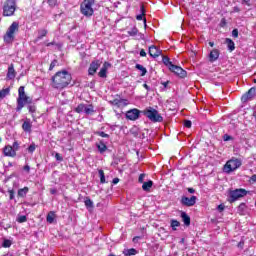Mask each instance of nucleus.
Listing matches in <instances>:
<instances>
[{
  "label": "nucleus",
  "mask_w": 256,
  "mask_h": 256,
  "mask_svg": "<svg viewBox=\"0 0 256 256\" xmlns=\"http://www.w3.org/2000/svg\"><path fill=\"white\" fill-rule=\"evenodd\" d=\"M73 77L67 70L59 71L52 77V87L54 89H65L71 84Z\"/></svg>",
  "instance_id": "obj_1"
},
{
  "label": "nucleus",
  "mask_w": 256,
  "mask_h": 256,
  "mask_svg": "<svg viewBox=\"0 0 256 256\" xmlns=\"http://www.w3.org/2000/svg\"><path fill=\"white\" fill-rule=\"evenodd\" d=\"M25 103H31V98L25 95V86H20L18 89L17 107L16 111L19 112L25 107Z\"/></svg>",
  "instance_id": "obj_2"
},
{
  "label": "nucleus",
  "mask_w": 256,
  "mask_h": 256,
  "mask_svg": "<svg viewBox=\"0 0 256 256\" xmlns=\"http://www.w3.org/2000/svg\"><path fill=\"white\" fill-rule=\"evenodd\" d=\"M142 113L149 121H152V123H162L163 121V116L153 107L146 108Z\"/></svg>",
  "instance_id": "obj_3"
},
{
  "label": "nucleus",
  "mask_w": 256,
  "mask_h": 256,
  "mask_svg": "<svg viewBox=\"0 0 256 256\" xmlns=\"http://www.w3.org/2000/svg\"><path fill=\"white\" fill-rule=\"evenodd\" d=\"M17 31H19V22H13L9 26L6 34L3 36L4 43L8 45L13 43V41H15V33H17Z\"/></svg>",
  "instance_id": "obj_4"
},
{
  "label": "nucleus",
  "mask_w": 256,
  "mask_h": 256,
  "mask_svg": "<svg viewBox=\"0 0 256 256\" xmlns=\"http://www.w3.org/2000/svg\"><path fill=\"white\" fill-rule=\"evenodd\" d=\"M17 11V0H6L3 6V16L13 17Z\"/></svg>",
  "instance_id": "obj_5"
},
{
  "label": "nucleus",
  "mask_w": 256,
  "mask_h": 256,
  "mask_svg": "<svg viewBox=\"0 0 256 256\" xmlns=\"http://www.w3.org/2000/svg\"><path fill=\"white\" fill-rule=\"evenodd\" d=\"M93 5H95V0H84L80 5V13H82L84 17H92L93 13H95Z\"/></svg>",
  "instance_id": "obj_6"
},
{
  "label": "nucleus",
  "mask_w": 256,
  "mask_h": 256,
  "mask_svg": "<svg viewBox=\"0 0 256 256\" xmlns=\"http://www.w3.org/2000/svg\"><path fill=\"white\" fill-rule=\"evenodd\" d=\"M245 195H247V190L243 188L230 190L228 194V202L235 203V201H238L241 197H245Z\"/></svg>",
  "instance_id": "obj_7"
},
{
  "label": "nucleus",
  "mask_w": 256,
  "mask_h": 256,
  "mask_svg": "<svg viewBox=\"0 0 256 256\" xmlns=\"http://www.w3.org/2000/svg\"><path fill=\"white\" fill-rule=\"evenodd\" d=\"M241 165H242L241 160L237 158L231 159L227 161L226 164L224 165V173H232V171L239 169Z\"/></svg>",
  "instance_id": "obj_8"
},
{
  "label": "nucleus",
  "mask_w": 256,
  "mask_h": 256,
  "mask_svg": "<svg viewBox=\"0 0 256 256\" xmlns=\"http://www.w3.org/2000/svg\"><path fill=\"white\" fill-rule=\"evenodd\" d=\"M75 112L76 113H85V115H93V113L95 112V107L93 106V104H79L76 108H75Z\"/></svg>",
  "instance_id": "obj_9"
},
{
  "label": "nucleus",
  "mask_w": 256,
  "mask_h": 256,
  "mask_svg": "<svg viewBox=\"0 0 256 256\" xmlns=\"http://www.w3.org/2000/svg\"><path fill=\"white\" fill-rule=\"evenodd\" d=\"M141 113H143V111H141L137 108L128 110L126 112V119H129V121H137V119H139V117H141Z\"/></svg>",
  "instance_id": "obj_10"
},
{
  "label": "nucleus",
  "mask_w": 256,
  "mask_h": 256,
  "mask_svg": "<svg viewBox=\"0 0 256 256\" xmlns=\"http://www.w3.org/2000/svg\"><path fill=\"white\" fill-rule=\"evenodd\" d=\"M180 203L183 205V207H193V205L197 203V196H191L190 198L187 196H182Z\"/></svg>",
  "instance_id": "obj_11"
},
{
  "label": "nucleus",
  "mask_w": 256,
  "mask_h": 256,
  "mask_svg": "<svg viewBox=\"0 0 256 256\" xmlns=\"http://www.w3.org/2000/svg\"><path fill=\"white\" fill-rule=\"evenodd\" d=\"M99 67H101V60H99V59L93 60L90 63V66L88 68V75H90V76L95 75V73H97V70L99 69Z\"/></svg>",
  "instance_id": "obj_12"
},
{
  "label": "nucleus",
  "mask_w": 256,
  "mask_h": 256,
  "mask_svg": "<svg viewBox=\"0 0 256 256\" xmlns=\"http://www.w3.org/2000/svg\"><path fill=\"white\" fill-rule=\"evenodd\" d=\"M170 71L172 73H175V75L180 77V79H185V77H187V71L183 70L181 66H177L174 64V66L172 67V69H170Z\"/></svg>",
  "instance_id": "obj_13"
},
{
  "label": "nucleus",
  "mask_w": 256,
  "mask_h": 256,
  "mask_svg": "<svg viewBox=\"0 0 256 256\" xmlns=\"http://www.w3.org/2000/svg\"><path fill=\"white\" fill-rule=\"evenodd\" d=\"M33 129V122H31V119L26 118L22 124V130L24 133H32Z\"/></svg>",
  "instance_id": "obj_14"
},
{
  "label": "nucleus",
  "mask_w": 256,
  "mask_h": 256,
  "mask_svg": "<svg viewBox=\"0 0 256 256\" xmlns=\"http://www.w3.org/2000/svg\"><path fill=\"white\" fill-rule=\"evenodd\" d=\"M256 95V89L254 87L250 88L249 91H247L243 96H242V101L246 103V101H249V99H253Z\"/></svg>",
  "instance_id": "obj_15"
},
{
  "label": "nucleus",
  "mask_w": 256,
  "mask_h": 256,
  "mask_svg": "<svg viewBox=\"0 0 256 256\" xmlns=\"http://www.w3.org/2000/svg\"><path fill=\"white\" fill-rule=\"evenodd\" d=\"M149 55L150 57H153V59H157V57H159V55H161V50L155 46V45H152L149 47Z\"/></svg>",
  "instance_id": "obj_16"
},
{
  "label": "nucleus",
  "mask_w": 256,
  "mask_h": 256,
  "mask_svg": "<svg viewBox=\"0 0 256 256\" xmlns=\"http://www.w3.org/2000/svg\"><path fill=\"white\" fill-rule=\"evenodd\" d=\"M3 154L5 157H16L17 152H15V150H13V146L8 145V146L4 147Z\"/></svg>",
  "instance_id": "obj_17"
},
{
  "label": "nucleus",
  "mask_w": 256,
  "mask_h": 256,
  "mask_svg": "<svg viewBox=\"0 0 256 256\" xmlns=\"http://www.w3.org/2000/svg\"><path fill=\"white\" fill-rule=\"evenodd\" d=\"M219 49H213L210 53H209V61L210 63H215V61H217V59H219Z\"/></svg>",
  "instance_id": "obj_18"
},
{
  "label": "nucleus",
  "mask_w": 256,
  "mask_h": 256,
  "mask_svg": "<svg viewBox=\"0 0 256 256\" xmlns=\"http://www.w3.org/2000/svg\"><path fill=\"white\" fill-rule=\"evenodd\" d=\"M16 75L17 72H15V67L13 66V64H10L8 67L7 79H15Z\"/></svg>",
  "instance_id": "obj_19"
},
{
  "label": "nucleus",
  "mask_w": 256,
  "mask_h": 256,
  "mask_svg": "<svg viewBox=\"0 0 256 256\" xmlns=\"http://www.w3.org/2000/svg\"><path fill=\"white\" fill-rule=\"evenodd\" d=\"M96 147L101 155H103V153L107 151V145L105 144V142H103V140H101L99 143H96Z\"/></svg>",
  "instance_id": "obj_20"
},
{
  "label": "nucleus",
  "mask_w": 256,
  "mask_h": 256,
  "mask_svg": "<svg viewBox=\"0 0 256 256\" xmlns=\"http://www.w3.org/2000/svg\"><path fill=\"white\" fill-rule=\"evenodd\" d=\"M162 63H164V65L168 67L169 71H171L172 67L175 65L173 64V62H171V59H169V57L167 56H163Z\"/></svg>",
  "instance_id": "obj_21"
},
{
  "label": "nucleus",
  "mask_w": 256,
  "mask_h": 256,
  "mask_svg": "<svg viewBox=\"0 0 256 256\" xmlns=\"http://www.w3.org/2000/svg\"><path fill=\"white\" fill-rule=\"evenodd\" d=\"M181 217H182V221H183L184 225L189 227L191 225V217H189V215H187V213H185V212L181 213Z\"/></svg>",
  "instance_id": "obj_22"
},
{
  "label": "nucleus",
  "mask_w": 256,
  "mask_h": 256,
  "mask_svg": "<svg viewBox=\"0 0 256 256\" xmlns=\"http://www.w3.org/2000/svg\"><path fill=\"white\" fill-rule=\"evenodd\" d=\"M137 253H139V251H137V249H135V248L123 250V255H125V256H133V255H137Z\"/></svg>",
  "instance_id": "obj_23"
},
{
  "label": "nucleus",
  "mask_w": 256,
  "mask_h": 256,
  "mask_svg": "<svg viewBox=\"0 0 256 256\" xmlns=\"http://www.w3.org/2000/svg\"><path fill=\"white\" fill-rule=\"evenodd\" d=\"M225 43L227 44V48L229 51H235V42L230 38H226Z\"/></svg>",
  "instance_id": "obj_24"
},
{
  "label": "nucleus",
  "mask_w": 256,
  "mask_h": 256,
  "mask_svg": "<svg viewBox=\"0 0 256 256\" xmlns=\"http://www.w3.org/2000/svg\"><path fill=\"white\" fill-rule=\"evenodd\" d=\"M27 193H29V187H24L18 190V197H27Z\"/></svg>",
  "instance_id": "obj_25"
},
{
  "label": "nucleus",
  "mask_w": 256,
  "mask_h": 256,
  "mask_svg": "<svg viewBox=\"0 0 256 256\" xmlns=\"http://www.w3.org/2000/svg\"><path fill=\"white\" fill-rule=\"evenodd\" d=\"M151 187H153V181H151V180L144 182L142 185L143 191H151Z\"/></svg>",
  "instance_id": "obj_26"
},
{
  "label": "nucleus",
  "mask_w": 256,
  "mask_h": 256,
  "mask_svg": "<svg viewBox=\"0 0 256 256\" xmlns=\"http://www.w3.org/2000/svg\"><path fill=\"white\" fill-rule=\"evenodd\" d=\"M136 69L141 72V77H145V75H147V68H145L143 65L136 64Z\"/></svg>",
  "instance_id": "obj_27"
},
{
  "label": "nucleus",
  "mask_w": 256,
  "mask_h": 256,
  "mask_svg": "<svg viewBox=\"0 0 256 256\" xmlns=\"http://www.w3.org/2000/svg\"><path fill=\"white\" fill-rule=\"evenodd\" d=\"M245 211H247V205L245 203H241L238 206V213H239V215H245Z\"/></svg>",
  "instance_id": "obj_28"
},
{
  "label": "nucleus",
  "mask_w": 256,
  "mask_h": 256,
  "mask_svg": "<svg viewBox=\"0 0 256 256\" xmlns=\"http://www.w3.org/2000/svg\"><path fill=\"white\" fill-rule=\"evenodd\" d=\"M47 36V30L45 29H41L38 31V36L36 38V41H41V39H43V37Z\"/></svg>",
  "instance_id": "obj_29"
},
{
  "label": "nucleus",
  "mask_w": 256,
  "mask_h": 256,
  "mask_svg": "<svg viewBox=\"0 0 256 256\" xmlns=\"http://www.w3.org/2000/svg\"><path fill=\"white\" fill-rule=\"evenodd\" d=\"M84 205L87 209H93V200H91L89 197H86Z\"/></svg>",
  "instance_id": "obj_30"
},
{
  "label": "nucleus",
  "mask_w": 256,
  "mask_h": 256,
  "mask_svg": "<svg viewBox=\"0 0 256 256\" xmlns=\"http://www.w3.org/2000/svg\"><path fill=\"white\" fill-rule=\"evenodd\" d=\"M10 91L11 90L9 88L0 90V100L5 99L7 95H9Z\"/></svg>",
  "instance_id": "obj_31"
},
{
  "label": "nucleus",
  "mask_w": 256,
  "mask_h": 256,
  "mask_svg": "<svg viewBox=\"0 0 256 256\" xmlns=\"http://www.w3.org/2000/svg\"><path fill=\"white\" fill-rule=\"evenodd\" d=\"M47 223H53L55 221V213L50 212L46 217Z\"/></svg>",
  "instance_id": "obj_32"
},
{
  "label": "nucleus",
  "mask_w": 256,
  "mask_h": 256,
  "mask_svg": "<svg viewBox=\"0 0 256 256\" xmlns=\"http://www.w3.org/2000/svg\"><path fill=\"white\" fill-rule=\"evenodd\" d=\"M17 223H27V216L26 215H19L16 219Z\"/></svg>",
  "instance_id": "obj_33"
},
{
  "label": "nucleus",
  "mask_w": 256,
  "mask_h": 256,
  "mask_svg": "<svg viewBox=\"0 0 256 256\" xmlns=\"http://www.w3.org/2000/svg\"><path fill=\"white\" fill-rule=\"evenodd\" d=\"M181 223L177 220H171V227L173 231H177V228L175 227H180Z\"/></svg>",
  "instance_id": "obj_34"
},
{
  "label": "nucleus",
  "mask_w": 256,
  "mask_h": 256,
  "mask_svg": "<svg viewBox=\"0 0 256 256\" xmlns=\"http://www.w3.org/2000/svg\"><path fill=\"white\" fill-rule=\"evenodd\" d=\"M95 135H98V137H103L104 139H109V134H107L103 131H96Z\"/></svg>",
  "instance_id": "obj_35"
},
{
  "label": "nucleus",
  "mask_w": 256,
  "mask_h": 256,
  "mask_svg": "<svg viewBox=\"0 0 256 256\" xmlns=\"http://www.w3.org/2000/svg\"><path fill=\"white\" fill-rule=\"evenodd\" d=\"M99 77H101L102 79H106L107 77V70H105V68H101L99 73H98Z\"/></svg>",
  "instance_id": "obj_36"
},
{
  "label": "nucleus",
  "mask_w": 256,
  "mask_h": 256,
  "mask_svg": "<svg viewBox=\"0 0 256 256\" xmlns=\"http://www.w3.org/2000/svg\"><path fill=\"white\" fill-rule=\"evenodd\" d=\"M11 245H12L11 240H9V239H4V241H3V243H2V247H4L5 249H7V248L11 247Z\"/></svg>",
  "instance_id": "obj_37"
},
{
  "label": "nucleus",
  "mask_w": 256,
  "mask_h": 256,
  "mask_svg": "<svg viewBox=\"0 0 256 256\" xmlns=\"http://www.w3.org/2000/svg\"><path fill=\"white\" fill-rule=\"evenodd\" d=\"M35 149H37V145H35V143L30 144L28 147V153H35Z\"/></svg>",
  "instance_id": "obj_38"
},
{
  "label": "nucleus",
  "mask_w": 256,
  "mask_h": 256,
  "mask_svg": "<svg viewBox=\"0 0 256 256\" xmlns=\"http://www.w3.org/2000/svg\"><path fill=\"white\" fill-rule=\"evenodd\" d=\"M98 173L100 175V182L105 183V172L103 170H99Z\"/></svg>",
  "instance_id": "obj_39"
},
{
  "label": "nucleus",
  "mask_w": 256,
  "mask_h": 256,
  "mask_svg": "<svg viewBox=\"0 0 256 256\" xmlns=\"http://www.w3.org/2000/svg\"><path fill=\"white\" fill-rule=\"evenodd\" d=\"M12 149L14 153H17V151H19V142L15 141L12 145Z\"/></svg>",
  "instance_id": "obj_40"
},
{
  "label": "nucleus",
  "mask_w": 256,
  "mask_h": 256,
  "mask_svg": "<svg viewBox=\"0 0 256 256\" xmlns=\"http://www.w3.org/2000/svg\"><path fill=\"white\" fill-rule=\"evenodd\" d=\"M57 63H58V61L56 59L53 60L50 64L49 71H53V69H55V67H57Z\"/></svg>",
  "instance_id": "obj_41"
},
{
  "label": "nucleus",
  "mask_w": 256,
  "mask_h": 256,
  "mask_svg": "<svg viewBox=\"0 0 256 256\" xmlns=\"http://www.w3.org/2000/svg\"><path fill=\"white\" fill-rule=\"evenodd\" d=\"M143 17H145V15L139 14L136 16V19H137V21H144V23H147V19L143 18Z\"/></svg>",
  "instance_id": "obj_42"
},
{
  "label": "nucleus",
  "mask_w": 256,
  "mask_h": 256,
  "mask_svg": "<svg viewBox=\"0 0 256 256\" xmlns=\"http://www.w3.org/2000/svg\"><path fill=\"white\" fill-rule=\"evenodd\" d=\"M8 193L10 201H13L15 199V190H8Z\"/></svg>",
  "instance_id": "obj_43"
},
{
  "label": "nucleus",
  "mask_w": 256,
  "mask_h": 256,
  "mask_svg": "<svg viewBox=\"0 0 256 256\" xmlns=\"http://www.w3.org/2000/svg\"><path fill=\"white\" fill-rule=\"evenodd\" d=\"M191 125H193L191 120H185L184 121V127H186L187 129H191Z\"/></svg>",
  "instance_id": "obj_44"
},
{
  "label": "nucleus",
  "mask_w": 256,
  "mask_h": 256,
  "mask_svg": "<svg viewBox=\"0 0 256 256\" xmlns=\"http://www.w3.org/2000/svg\"><path fill=\"white\" fill-rule=\"evenodd\" d=\"M28 110L29 113H35V111H37V108L35 107V105H28Z\"/></svg>",
  "instance_id": "obj_45"
},
{
  "label": "nucleus",
  "mask_w": 256,
  "mask_h": 256,
  "mask_svg": "<svg viewBox=\"0 0 256 256\" xmlns=\"http://www.w3.org/2000/svg\"><path fill=\"white\" fill-rule=\"evenodd\" d=\"M139 31L137 30V28H133L131 31H129V35H131L132 37H135V35H137Z\"/></svg>",
  "instance_id": "obj_46"
},
{
  "label": "nucleus",
  "mask_w": 256,
  "mask_h": 256,
  "mask_svg": "<svg viewBox=\"0 0 256 256\" xmlns=\"http://www.w3.org/2000/svg\"><path fill=\"white\" fill-rule=\"evenodd\" d=\"M48 5H50V7H55L57 5V0H48Z\"/></svg>",
  "instance_id": "obj_47"
},
{
  "label": "nucleus",
  "mask_w": 256,
  "mask_h": 256,
  "mask_svg": "<svg viewBox=\"0 0 256 256\" xmlns=\"http://www.w3.org/2000/svg\"><path fill=\"white\" fill-rule=\"evenodd\" d=\"M223 141H233V138H232L230 135L225 134V135L223 136Z\"/></svg>",
  "instance_id": "obj_48"
},
{
  "label": "nucleus",
  "mask_w": 256,
  "mask_h": 256,
  "mask_svg": "<svg viewBox=\"0 0 256 256\" xmlns=\"http://www.w3.org/2000/svg\"><path fill=\"white\" fill-rule=\"evenodd\" d=\"M232 37H234V38L239 37V30L238 29L232 30Z\"/></svg>",
  "instance_id": "obj_49"
},
{
  "label": "nucleus",
  "mask_w": 256,
  "mask_h": 256,
  "mask_svg": "<svg viewBox=\"0 0 256 256\" xmlns=\"http://www.w3.org/2000/svg\"><path fill=\"white\" fill-rule=\"evenodd\" d=\"M55 159H56V161H63V157H62V155L59 154V153H56V154H55Z\"/></svg>",
  "instance_id": "obj_50"
},
{
  "label": "nucleus",
  "mask_w": 256,
  "mask_h": 256,
  "mask_svg": "<svg viewBox=\"0 0 256 256\" xmlns=\"http://www.w3.org/2000/svg\"><path fill=\"white\" fill-rule=\"evenodd\" d=\"M109 67H111V63L104 62L102 69H105L107 71V69H109Z\"/></svg>",
  "instance_id": "obj_51"
},
{
  "label": "nucleus",
  "mask_w": 256,
  "mask_h": 256,
  "mask_svg": "<svg viewBox=\"0 0 256 256\" xmlns=\"http://www.w3.org/2000/svg\"><path fill=\"white\" fill-rule=\"evenodd\" d=\"M217 209L221 213V212L225 211V205L220 204V205H218Z\"/></svg>",
  "instance_id": "obj_52"
},
{
  "label": "nucleus",
  "mask_w": 256,
  "mask_h": 256,
  "mask_svg": "<svg viewBox=\"0 0 256 256\" xmlns=\"http://www.w3.org/2000/svg\"><path fill=\"white\" fill-rule=\"evenodd\" d=\"M138 181H139L140 183H143V181H145V174H140V175H139V178H138Z\"/></svg>",
  "instance_id": "obj_53"
},
{
  "label": "nucleus",
  "mask_w": 256,
  "mask_h": 256,
  "mask_svg": "<svg viewBox=\"0 0 256 256\" xmlns=\"http://www.w3.org/2000/svg\"><path fill=\"white\" fill-rule=\"evenodd\" d=\"M24 171H26V173H29L31 171V166L30 165H25L23 167Z\"/></svg>",
  "instance_id": "obj_54"
},
{
  "label": "nucleus",
  "mask_w": 256,
  "mask_h": 256,
  "mask_svg": "<svg viewBox=\"0 0 256 256\" xmlns=\"http://www.w3.org/2000/svg\"><path fill=\"white\" fill-rule=\"evenodd\" d=\"M140 13L141 15H145V6L143 4L140 5Z\"/></svg>",
  "instance_id": "obj_55"
},
{
  "label": "nucleus",
  "mask_w": 256,
  "mask_h": 256,
  "mask_svg": "<svg viewBox=\"0 0 256 256\" xmlns=\"http://www.w3.org/2000/svg\"><path fill=\"white\" fill-rule=\"evenodd\" d=\"M140 57H147V52L144 49L140 50Z\"/></svg>",
  "instance_id": "obj_56"
},
{
  "label": "nucleus",
  "mask_w": 256,
  "mask_h": 256,
  "mask_svg": "<svg viewBox=\"0 0 256 256\" xmlns=\"http://www.w3.org/2000/svg\"><path fill=\"white\" fill-rule=\"evenodd\" d=\"M51 195H57V188L50 189Z\"/></svg>",
  "instance_id": "obj_57"
},
{
  "label": "nucleus",
  "mask_w": 256,
  "mask_h": 256,
  "mask_svg": "<svg viewBox=\"0 0 256 256\" xmlns=\"http://www.w3.org/2000/svg\"><path fill=\"white\" fill-rule=\"evenodd\" d=\"M245 245V242L244 241H240L239 243H238V248L239 249H243V246Z\"/></svg>",
  "instance_id": "obj_58"
},
{
  "label": "nucleus",
  "mask_w": 256,
  "mask_h": 256,
  "mask_svg": "<svg viewBox=\"0 0 256 256\" xmlns=\"http://www.w3.org/2000/svg\"><path fill=\"white\" fill-rule=\"evenodd\" d=\"M112 183H113V185H117V183H119V178H114L112 180Z\"/></svg>",
  "instance_id": "obj_59"
},
{
  "label": "nucleus",
  "mask_w": 256,
  "mask_h": 256,
  "mask_svg": "<svg viewBox=\"0 0 256 256\" xmlns=\"http://www.w3.org/2000/svg\"><path fill=\"white\" fill-rule=\"evenodd\" d=\"M143 87H144L145 90L151 91V87H149V85L143 84Z\"/></svg>",
  "instance_id": "obj_60"
},
{
  "label": "nucleus",
  "mask_w": 256,
  "mask_h": 256,
  "mask_svg": "<svg viewBox=\"0 0 256 256\" xmlns=\"http://www.w3.org/2000/svg\"><path fill=\"white\" fill-rule=\"evenodd\" d=\"M187 191H188V193H191V194L195 193V189H193V188H188Z\"/></svg>",
  "instance_id": "obj_61"
},
{
  "label": "nucleus",
  "mask_w": 256,
  "mask_h": 256,
  "mask_svg": "<svg viewBox=\"0 0 256 256\" xmlns=\"http://www.w3.org/2000/svg\"><path fill=\"white\" fill-rule=\"evenodd\" d=\"M251 181H253L254 183H256V174L252 175Z\"/></svg>",
  "instance_id": "obj_62"
},
{
  "label": "nucleus",
  "mask_w": 256,
  "mask_h": 256,
  "mask_svg": "<svg viewBox=\"0 0 256 256\" xmlns=\"http://www.w3.org/2000/svg\"><path fill=\"white\" fill-rule=\"evenodd\" d=\"M51 45H55V42H49L46 44V47H51Z\"/></svg>",
  "instance_id": "obj_63"
},
{
  "label": "nucleus",
  "mask_w": 256,
  "mask_h": 256,
  "mask_svg": "<svg viewBox=\"0 0 256 256\" xmlns=\"http://www.w3.org/2000/svg\"><path fill=\"white\" fill-rule=\"evenodd\" d=\"M242 1H243V3H245V5L249 6L250 5L249 3H250L251 0H242Z\"/></svg>",
  "instance_id": "obj_64"
}]
</instances>
